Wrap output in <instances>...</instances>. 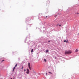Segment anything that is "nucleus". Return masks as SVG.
Returning <instances> with one entry per match:
<instances>
[{"label": "nucleus", "instance_id": "f257e3e1", "mask_svg": "<svg viewBox=\"0 0 79 79\" xmlns=\"http://www.w3.org/2000/svg\"><path fill=\"white\" fill-rule=\"evenodd\" d=\"M72 53V51L71 50H69V51L65 50V54L66 55V54H71Z\"/></svg>", "mask_w": 79, "mask_h": 79}, {"label": "nucleus", "instance_id": "f03ea898", "mask_svg": "<svg viewBox=\"0 0 79 79\" xmlns=\"http://www.w3.org/2000/svg\"><path fill=\"white\" fill-rule=\"evenodd\" d=\"M28 66L30 70H31L32 69H31V64H30V63L29 62L28 63Z\"/></svg>", "mask_w": 79, "mask_h": 79}, {"label": "nucleus", "instance_id": "7ed1b4c3", "mask_svg": "<svg viewBox=\"0 0 79 79\" xmlns=\"http://www.w3.org/2000/svg\"><path fill=\"white\" fill-rule=\"evenodd\" d=\"M27 74H29V69H27Z\"/></svg>", "mask_w": 79, "mask_h": 79}, {"label": "nucleus", "instance_id": "20e7f679", "mask_svg": "<svg viewBox=\"0 0 79 79\" xmlns=\"http://www.w3.org/2000/svg\"><path fill=\"white\" fill-rule=\"evenodd\" d=\"M48 52H49V51L48 50H46V53H48Z\"/></svg>", "mask_w": 79, "mask_h": 79}, {"label": "nucleus", "instance_id": "39448f33", "mask_svg": "<svg viewBox=\"0 0 79 79\" xmlns=\"http://www.w3.org/2000/svg\"><path fill=\"white\" fill-rule=\"evenodd\" d=\"M15 67H14L13 70V72L14 71V70H15Z\"/></svg>", "mask_w": 79, "mask_h": 79}, {"label": "nucleus", "instance_id": "423d86ee", "mask_svg": "<svg viewBox=\"0 0 79 79\" xmlns=\"http://www.w3.org/2000/svg\"><path fill=\"white\" fill-rule=\"evenodd\" d=\"M34 51V49H32L31 51V53H32L33 52V51Z\"/></svg>", "mask_w": 79, "mask_h": 79}, {"label": "nucleus", "instance_id": "0eeeda50", "mask_svg": "<svg viewBox=\"0 0 79 79\" xmlns=\"http://www.w3.org/2000/svg\"><path fill=\"white\" fill-rule=\"evenodd\" d=\"M64 42H66V43H67V42H68V41H66V40H64Z\"/></svg>", "mask_w": 79, "mask_h": 79}, {"label": "nucleus", "instance_id": "6e6552de", "mask_svg": "<svg viewBox=\"0 0 79 79\" xmlns=\"http://www.w3.org/2000/svg\"><path fill=\"white\" fill-rule=\"evenodd\" d=\"M44 61L45 62H47V60H46V59H44Z\"/></svg>", "mask_w": 79, "mask_h": 79}, {"label": "nucleus", "instance_id": "1a4fd4ad", "mask_svg": "<svg viewBox=\"0 0 79 79\" xmlns=\"http://www.w3.org/2000/svg\"><path fill=\"white\" fill-rule=\"evenodd\" d=\"M17 65H18V64H16L15 65V67H17Z\"/></svg>", "mask_w": 79, "mask_h": 79}, {"label": "nucleus", "instance_id": "9d476101", "mask_svg": "<svg viewBox=\"0 0 79 79\" xmlns=\"http://www.w3.org/2000/svg\"><path fill=\"white\" fill-rule=\"evenodd\" d=\"M50 74H52V73L50 72H48Z\"/></svg>", "mask_w": 79, "mask_h": 79}, {"label": "nucleus", "instance_id": "9b49d317", "mask_svg": "<svg viewBox=\"0 0 79 79\" xmlns=\"http://www.w3.org/2000/svg\"><path fill=\"white\" fill-rule=\"evenodd\" d=\"M23 68H24V67L23 66L22 67V68H21L22 69H23Z\"/></svg>", "mask_w": 79, "mask_h": 79}, {"label": "nucleus", "instance_id": "f8f14e48", "mask_svg": "<svg viewBox=\"0 0 79 79\" xmlns=\"http://www.w3.org/2000/svg\"><path fill=\"white\" fill-rule=\"evenodd\" d=\"M5 60H3L2 61V62H3V61H4Z\"/></svg>", "mask_w": 79, "mask_h": 79}, {"label": "nucleus", "instance_id": "ddd939ff", "mask_svg": "<svg viewBox=\"0 0 79 79\" xmlns=\"http://www.w3.org/2000/svg\"><path fill=\"white\" fill-rule=\"evenodd\" d=\"M48 2V3H50V2H49V1H48V2Z\"/></svg>", "mask_w": 79, "mask_h": 79}, {"label": "nucleus", "instance_id": "4468645a", "mask_svg": "<svg viewBox=\"0 0 79 79\" xmlns=\"http://www.w3.org/2000/svg\"><path fill=\"white\" fill-rule=\"evenodd\" d=\"M24 71L25 72L26 71V69H24Z\"/></svg>", "mask_w": 79, "mask_h": 79}, {"label": "nucleus", "instance_id": "2eb2a0df", "mask_svg": "<svg viewBox=\"0 0 79 79\" xmlns=\"http://www.w3.org/2000/svg\"><path fill=\"white\" fill-rule=\"evenodd\" d=\"M61 26V24L59 25V26Z\"/></svg>", "mask_w": 79, "mask_h": 79}, {"label": "nucleus", "instance_id": "dca6fc26", "mask_svg": "<svg viewBox=\"0 0 79 79\" xmlns=\"http://www.w3.org/2000/svg\"><path fill=\"white\" fill-rule=\"evenodd\" d=\"M75 52H77V51H76Z\"/></svg>", "mask_w": 79, "mask_h": 79}, {"label": "nucleus", "instance_id": "f3484780", "mask_svg": "<svg viewBox=\"0 0 79 79\" xmlns=\"http://www.w3.org/2000/svg\"><path fill=\"white\" fill-rule=\"evenodd\" d=\"M48 42H50V41L49 40V41H48Z\"/></svg>", "mask_w": 79, "mask_h": 79}, {"label": "nucleus", "instance_id": "a211bd4d", "mask_svg": "<svg viewBox=\"0 0 79 79\" xmlns=\"http://www.w3.org/2000/svg\"><path fill=\"white\" fill-rule=\"evenodd\" d=\"M58 25H58V24H57V25H56V26H58Z\"/></svg>", "mask_w": 79, "mask_h": 79}, {"label": "nucleus", "instance_id": "6ab92c4d", "mask_svg": "<svg viewBox=\"0 0 79 79\" xmlns=\"http://www.w3.org/2000/svg\"><path fill=\"white\" fill-rule=\"evenodd\" d=\"M46 18H47V16H46Z\"/></svg>", "mask_w": 79, "mask_h": 79}, {"label": "nucleus", "instance_id": "aec40b11", "mask_svg": "<svg viewBox=\"0 0 79 79\" xmlns=\"http://www.w3.org/2000/svg\"><path fill=\"white\" fill-rule=\"evenodd\" d=\"M46 74L47 75V73H46Z\"/></svg>", "mask_w": 79, "mask_h": 79}, {"label": "nucleus", "instance_id": "412c9836", "mask_svg": "<svg viewBox=\"0 0 79 79\" xmlns=\"http://www.w3.org/2000/svg\"><path fill=\"white\" fill-rule=\"evenodd\" d=\"M55 59H56V57H55Z\"/></svg>", "mask_w": 79, "mask_h": 79}, {"label": "nucleus", "instance_id": "4be33fe9", "mask_svg": "<svg viewBox=\"0 0 79 79\" xmlns=\"http://www.w3.org/2000/svg\"><path fill=\"white\" fill-rule=\"evenodd\" d=\"M12 79V78H11L10 79Z\"/></svg>", "mask_w": 79, "mask_h": 79}]
</instances>
